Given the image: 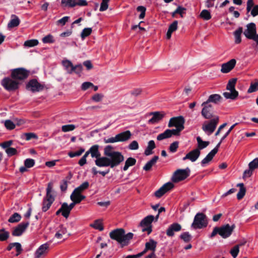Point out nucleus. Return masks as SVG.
Here are the masks:
<instances>
[{
	"mask_svg": "<svg viewBox=\"0 0 258 258\" xmlns=\"http://www.w3.org/2000/svg\"><path fill=\"white\" fill-rule=\"evenodd\" d=\"M76 128V126L74 124H67L62 125L61 127L62 131L63 132H67L69 131H72L75 130Z\"/></svg>",
	"mask_w": 258,
	"mask_h": 258,
	"instance_id": "nucleus-52",
	"label": "nucleus"
},
{
	"mask_svg": "<svg viewBox=\"0 0 258 258\" xmlns=\"http://www.w3.org/2000/svg\"><path fill=\"white\" fill-rule=\"evenodd\" d=\"M89 182L88 181H85L75 189L77 190L78 192L82 193L84 190L87 189L89 187Z\"/></svg>",
	"mask_w": 258,
	"mask_h": 258,
	"instance_id": "nucleus-49",
	"label": "nucleus"
},
{
	"mask_svg": "<svg viewBox=\"0 0 258 258\" xmlns=\"http://www.w3.org/2000/svg\"><path fill=\"white\" fill-rule=\"evenodd\" d=\"M168 135L170 137H172V136H179L180 135V133L181 131L180 130V129L175 128V129H172V130H166Z\"/></svg>",
	"mask_w": 258,
	"mask_h": 258,
	"instance_id": "nucleus-55",
	"label": "nucleus"
},
{
	"mask_svg": "<svg viewBox=\"0 0 258 258\" xmlns=\"http://www.w3.org/2000/svg\"><path fill=\"white\" fill-rule=\"evenodd\" d=\"M30 72L23 68H19L11 70V77L21 83L30 75Z\"/></svg>",
	"mask_w": 258,
	"mask_h": 258,
	"instance_id": "nucleus-7",
	"label": "nucleus"
},
{
	"mask_svg": "<svg viewBox=\"0 0 258 258\" xmlns=\"http://www.w3.org/2000/svg\"><path fill=\"white\" fill-rule=\"evenodd\" d=\"M239 251V245H235L230 250V253L233 258H236L238 254Z\"/></svg>",
	"mask_w": 258,
	"mask_h": 258,
	"instance_id": "nucleus-54",
	"label": "nucleus"
},
{
	"mask_svg": "<svg viewBox=\"0 0 258 258\" xmlns=\"http://www.w3.org/2000/svg\"><path fill=\"white\" fill-rule=\"evenodd\" d=\"M197 141L198 142V147L196 149H199V151H200L201 150H202L205 148H206L210 144L208 141H204L202 140L201 137H198L197 138Z\"/></svg>",
	"mask_w": 258,
	"mask_h": 258,
	"instance_id": "nucleus-33",
	"label": "nucleus"
},
{
	"mask_svg": "<svg viewBox=\"0 0 258 258\" xmlns=\"http://www.w3.org/2000/svg\"><path fill=\"white\" fill-rule=\"evenodd\" d=\"M70 17L68 16H65L62 18L58 20L57 22V25H61V26H64L66 23L69 21Z\"/></svg>",
	"mask_w": 258,
	"mask_h": 258,
	"instance_id": "nucleus-64",
	"label": "nucleus"
},
{
	"mask_svg": "<svg viewBox=\"0 0 258 258\" xmlns=\"http://www.w3.org/2000/svg\"><path fill=\"white\" fill-rule=\"evenodd\" d=\"M62 64L69 74H72L77 68H80L79 66H74L72 62L68 59L62 60Z\"/></svg>",
	"mask_w": 258,
	"mask_h": 258,
	"instance_id": "nucleus-24",
	"label": "nucleus"
},
{
	"mask_svg": "<svg viewBox=\"0 0 258 258\" xmlns=\"http://www.w3.org/2000/svg\"><path fill=\"white\" fill-rule=\"evenodd\" d=\"M208 221L206 216L203 213H197L191 224V227L195 229H202L207 227Z\"/></svg>",
	"mask_w": 258,
	"mask_h": 258,
	"instance_id": "nucleus-8",
	"label": "nucleus"
},
{
	"mask_svg": "<svg viewBox=\"0 0 258 258\" xmlns=\"http://www.w3.org/2000/svg\"><path fill=\"white\" fill-rule=\"evenodd\" d=\"M5 126L7 129L9 130L14 129L16 126L15 123L11 120H6L5 121Z\"/></svg>",
	"mask_w": 258,
	"mask_h": 258,
	"instance_id": "nucleus-51",
	"label": "nucleus"
},
{
	"mask_svg": "<svg viewBox=\"0 0 258 258\" xmlns=\"http://www.w3.org/2000/svg\"><path fill=\"white\" fill-rule=\"evenodd\" d=\"M237 186L240 187L239 191L237 195V198L238 200H241L243 198L245 194L246 189L242 183L237 184Z\"/></svg>",
	"mask_w": 258,
	"mask_h": 258,
	"instance_id": "nucleus-39",
	"label": "nucleus"
},
{
	"mask_svg": "<svg viewBox=\"0 0 258 258\" xmlns=\"http://www.w3.org/2000/svg\"><path fill=\"white\" fill-rule=\"evenodd\" d=\"M15 247L16 253L14 254V256H18L23 251V249L21 244L19 242H13L10 243L7 247V250L10 251L13 248Z\"/></svg>",
	"mask_w": 258,
	"mask_h": 258,
	"instance_id": "nucleus-23",
	"label": "nucleus"
},
{
	"mask_svg": "<svg viewBox=\"0 0 258 258\" xmlns=\"http://www.w3.org/2000/svg\"><path fill=\"white\" fill-rule=\"evenodd\" d=\"M258 90V80H255V82L251 83L250 87L247 90L248 93H251Z\"/></svg>",
	"mask_w": 258,
	"mask_h": 258,
	"instance_id": "nucleus-45",
	"label": "nucleus"
},
{
	"mask_svg": "<svg viewBox=\"0 0 258 258\" xmlns=\"http://www.w3.org/2000/svg\"><path fill=\"white\" fill-rule=\"evenodd\" d=\"M236 61L235 59H231L228 62L223 63L221 66V72L223 73H228L235 66Z\"/></svg>",
	"mask_w": 258,
	"mask_h": 258,
	"instance_id": "nucleus-19",
	"label": "nucleus"
},
{
	"mask_svg": "<svg viewBox=\"0 0 258 258\" xmlns=\"http://www.w3.org/2000/svg\"><path fill=\"white\" fill-rule=\"evenodd\" d=\"M21 83L11 77H5L1 81V85L7 91H15L19 89Z\"/></svg>",
	"mask_w": 258,
	"mask_h": 258,
	"instance_id": "nucleus-5",
	"label": "nucleus"
},
{
	"mask_svg": "<svg viewBox=\"0 0 258 258\" xmlns=\"http://www.w3.org/2000/svg\"><path fill=\"white\" fill-rule=\"evenodd\" d=\"M61 210L62 211V215L66 218H68L71 212V210L69 208V205L66 203H63L61 206Z\"/></svg>",
	"mask_w": 258,
	"mask_h": 258,
	"instance_id": "nucleus-36",
	"label": "nucleus"
},
{
	"mask_svg": "<svg viewBox=\"0 0 258 258\" xmlns=\"http://www.w3.org/2000/svg\"><path fill=\"white\" fill-rule=\"evenodd\" d=\"M177 25V21H174L169 25L166 34V38L167 39H170L171 38L172 33L177 30L178 27Z\"/></svg>",
	"mask_w": 258,
	"mask_h": 258,
	"instance_id": "nucleus-29",
	"label": "nucleus"
},
{
	"mask_svg": "<svg viewBox=\"0 0 258 258\" xmlns=\"http://www.w3.org/2000/svg\"><path fill=\"white\" fill-rule=\"evenodd\" d=\"M76 0H61V5L65 7L73 8L76 7Z\"/></svg>",
	"mask_w": 258,
	"mask_h": 258,
	"instance_id": "nucleus-44",
	"label": "nucleus"
},
{
	"mask_svg": "<svg viewBox=\"0 0 258 258\" xmlns=\"http://www.w3.org/2000/svg\"><path fill=\"white\" fill-rule=\"evenodd\" d=\"M237 79L233 78L230 79L226 86V89L230 92H224L223 95L226 99L231 100L235 99L238 96V92L235 90V87Z\"/></svg>",
	"mask_w": 258,
	"mask_h": 258,
	"instance_id": "nucleus-6",
	"label": "nucleus"
},
{
	"mask_svg": "<svg viewBox=\"0 0 258 258\" xmlns=\"http://www.w3.org/2000/svg\"><path fill=\"white\" fill-rule=\"evenodd\" d=\"M90 226L99 231H102L104 229L102 221L99 219L95 220L94 223L91 224Z\"/></svg>",
	"mask_w": 258,
	"mask_h": 258,
	"instance_id": "nucleus-41",
	"label": "nucleus"
},
{
	"mask_svg": "<svg viewBox=\"0 0 258 258\" xmlns=\"http://www.w3.org/2000/svg\"><path fill=\"white\" fill-rule=\"evenodd\" d=\"M93 86V84L89 82H84L81 85V89L83 91H86L89 88Z\"/></svg>",
	"mask_w": 258,
	"mask_h": 258,
	"instance_id": "nucleus-63",
	"label": "nucleus"
},
{
	"mask_svg": "<svg viewBox=\"0 0 258 258\" xmlns=\"http://www.w3.org/2000/svg\"><path fill=\"white\" fill-rule=\"evenodd\" d=\"M52 190V183L49 182L47 184L46 188V195L43 199L42 202V210L43 212H46L50 207L54 201V198L51 194Z\"/></svg>",
	"mask_w": 258,
	"mask_h": 258,
	"instance_id": "nucleus-4",
	"label": "nucleus"
},
{
	"mask_svg": "<svg viewBox=\"0 0 258 258\" xmlns=\"http://www.w3.org/2000/svg\"><path fill=\"white\" fill-rule=\"evenodd\" d=\"M137 10L138 12H141V14L139 16V18L141 19H143L145 16V13L146 10V8L143 6H139L138 7Z\"/></svg>",
	"mask_w": 258,
	"mask_h": 258,
	"instance_id": "nucleus-61",
	"label": "nucleus"
},
{
	"mask_svg": "<svg viewBox=\"0 0 258 258\" xmlns=\"http://www.w3.org/2000/svg\"><path fill=\"white\" fill-rule=\"evenodd\" d=\"M173 187L174 184L170 182L166 183L162 186H161L162 190H163L165 194L172 189Z\"/></svg>",
	"mask_w": 258,
	"mask_h": 258,
	"instance_id": "nucleus-47",
	"label": "nucleus"
},
{
	"mask_svg": "<svg viewBox=\"0 0 258 258\" xmlns=\"http://www.w3.org/2000/svg\"><path fill=\"white\" fill-rule=\"evenodd\" d=\"M153 117L149 120V123H155L160 121L165 116V113L162 112L156 111L150 113Z\"/></svg>",
	"mask_w": 258,
	"mask_h": 258,
	"instance_id": "nucleus-22",
	"label": "nucleus"
},
{
	"mask_svg": "<svg viewBox=\"0 0 258 258\" xmlns=\"http://www.w3.org/2000/svg\"><path fill=\"white\" fill-rule=\"evenodd\" d=\"M203 108L202 110L201 114L206 119H210L213 117V109L212 105L207 103V102H204L202 104Z\"/></svg>",
	"mask_w": 258,
	"mask_h": 258,
	"instance_id": "nucleus-14",
	"label": "nucleus"
},
{
	"mask_svg": "<svg viewBox=\"0 0 258 258\" xmlns=\"http://www.w3.org/2000/svg\"><path fill=\"white\" fill-rule=\"evenodd\" d=\"M181 229V225L177 223H174L170 225L166 230V234L169 237H172L175 232H178Z\"/></svg>",
	"mask_w": 258,
	"mask_h": 258,
	"instance_id": "nucleus-21",
	"label": "nucleus"
},
{
	"mask_svg": "<svg viewBox=\"0 0 258 258\" xmlns=\"http://www.w3.org/2000/svg\"><path fill=\"white\" fill-rule=\"evenodd\" d=\"M249 168L253 170L258 168V158H255L248 164Z\"/></svg>",
	"mask_w": 258,
	"mask_h": 258,
	"instance_id": "nucleus-56",
	"label": "nucleus"
},
{
	"mask_svg": "<svg viewBox=\"0 0 258 258\" xmlns=\"http://www.w3.org/2000/svg\"><path fill=\"white\" fill-rule=\"evenodd\" d=\"M67 229L62 225H60L57 228L55 237L57 239H62L64 236H67Z\"/></svg>",
	"mask_w": 258,
	"mask_h": 258,
	"instance_id": "nucleus-27",
	"label": "nucleus"
},
{
	"mask_svg": "<svg viewBox=\"0 0 258 258\" xmlns=\"http://www.w3.org/2000/svg\"><path fill=\"white\" fill-rule=\"evenodd\" d=\"M157 242L154 240L153 239H150V240L145 243V249L140 253L142 256L144 255L148 250H151L152 252H155Z\"/></svg>",
	"mask_w": 258,
	"mask_h": 258,
	"instance_id": "nucleus-18",
	"label": "nucleus"
},
{
	"mask_svg": "<svg viewBox=\"0 0 258 258\" xmlns=\"http://www.w3.org/2000/svg\"><path fill=\"white\" fill-rule=\"evenodd\" d=\"M243 32L242 27H239L234 32L235 43L239 44L241 42V35Z\"/></svg>",
	"mask_w": 258,
	"mask_h": 258,
	"instance_id": "nucleus-34",
	"label": "nucleus"
},
{
	"mask_svg": "<svg viewBox=\"0 0 258 258\" xmlns=\"http://www.w3.org/2000/svg\"><path fill=\"white\" fill-rule=\"evenodd\" d=\"M179 143L177 141L174 142L172 144H170L169 146V151L171 152H175L177 151V148H178Z\"/></svg>",
	"mask_w": 258,
	"mask_h": 258,
	"instance_id": "nucleus-60",
	"label": "nucleus"
},
{
	"mask_svg": "<svg viewBox=\"0 0 258 258\" xmlns=\"http://www.w3.org/2000/svg\"><path fill=\"white\" fill-rule=\"evenodd\" d=\"M256 33V27L254 23L246 25V29L243 32L244 36L248 39H251Z\"/></svg>",
	"mask_w": 258,
	"mask_h": 258,
	"instance_id": "nucleus-15",
	"label": "nucleus"
},
{
	"mask_svg": "<svg viewBox=\"0 0 258 258\" xmlns=\"http://www.w3.org/2000/svg\"><path fill=\"white\" fill-rule=\"evenodd\" d=\"M103 97V94L97 93L92 96L91 99L95 102H100L102 100Z\"/></svg>",
	"mask_w": 258,
	"mask_h": 258,
	"instance_id": "nucleus-59",
	"label": "nucleus"
},
{
	"mask_svg": "<svg viewBox=\"0 0 258 258\" xmlns=\"http://www.w3.org/2000/svg\"><path fill=\"white\" fill-rule=\"evenodd\" d=\"M201 151H199V149H195L187 153L185 156L183 158V160L188 159L191 162H195L199 157Z\"/></svg>",
	"mask_w": 258,
	"mask_h": 258,
	"instance_id": "nucleus-20",
	"label": "nucleus"
},
{
	"mask_svg": "<svg viewBox=\"0 0 258 258\" xmlns=\"http://www.w3.org/2000/svg\"><path fill=\"white\" fill-rule=\"evenodd\" d=\"M20 21L18 17L15 15L11 16V20L8 24V27L9 28H12L18 26L20 24Z\"/></svg>",
	"mask_w": 258,
	"mask_h": 258,
	"instance_id": "nucleus-30",
	"label": "nucleus"
},
{
	"mask_svg": "<svg viewBox=\"0 0 258 258\" xmlns=\"http://www.w3.org/2000/svg\"><path fill=\"white\" fill-rule=\"evenodd\" d=\"M200 16L201 18L205 20H209L211 18V15L210 12L206 10H203Z\"/></svg>",
	"mask_w": 258,
	"mask_h": 258,
	"instance_id": "nucleus-46",
	"label": "nucleus"
},
{
	"mask_svg": "<svg viewBox=\"0 0 258 258\" xmlns=\"http://www.w3.org/2000/svg\"><path fill=\"white\" fill-rule=\"evenodd\" d=\"M158 158L159 157L158 156H154L152 159L146 164L143 167V169L145 171H149L151 169L152 166L156 163Z\"/></svg>",
	"mask_w": 258,
	"mask_h": 258,
	"instance_id": "nucleus-32",
	"label": "nucleus"
},
{
	"mask_svg": "<svg viewBox=\"0 0 258 258\" xmlns=\"http://www.w3.org/2000/svg\"><path fill=\"white\" fill-rule=\"evenodd\" d=\"M136 162H137V161H136V159L132 158V157L128 158L125 162V164L123 168V170L124 171L127 170V169L130 166L135 165L136 163Z\"/></svg>",
	"mask_w": 258,
	"mask_h": 258,
	"instance_id": "nucleus-37",
	"label": "nucleus"
},
{
	"mask_svg": "<svg viewBox=\"0 0 258 258\" xmlns=\"http://www.w3.org/2000/svg\"><path fill=\"white\" fill-rule=\"evenodd\" d=\"M10 237V233L4 228L0 229V241H5Z\"/></svg>",
	"mask_w": 258,
	"mask_h": 258,
	"instance_id": "nucleus-40",
	"label": "nucleus"
},
{
	"mask_svg": "<svg viewBox=\"0 0 258 258\" xmlns=\"http://www.w3.org/2000/svg\"><path fill=\"white\" fill-rule=\"evenodd\" d=\"M6 152L9 157H11L18 154L16 149L12 147H9V148L6 149Z\"/></svg>",
	"mask_w": 258,
	"mask_h": 258,
	"instance_id": "nucleus-53",
	"label": "nucleus"
},
{
	"mask_svg": "<svg viewBox=\"0 0 258 258\" xmlns=\"http://www.w3.org/2000/svg\"><path fill=\"white\" fill-rule=\"evenodd\" d=\"M185 122L184 118L182 116H179L177 117H174L169 120L168 123V127H171L174 126L176 128L180 129V130L182 131L184 128V124Z\"/></svg>",
	"mask_w": 258,
	"mask_h": 258,
	"instance_id": "nucleus-13",
	"label": "nucleus"
},
{
	"mask_svg": "<svg viewBox=\"0 0 258 258\" xmlns=\"http://www.w3.org/2000/svg\"><path fill=\"white\" fill-rule=\"evenodd\" d=\"M235 227L234 224L230 226L228 224L222 226L220 227H215L211 233L210 237L213 238L216 234H219L222 238H226L231 235Z\"/></svg>",
	"mask_w": 258,
	"mask_h": 258,
	"instance_id": "nucleus-3",
	"label": "nucleus"
},
{
	"mask_svg": "<svg viewBox=\"0 0 258 258\" xmlns=\"http://www.w3.org/2000/svg\"><path fill=\"white\" fill-rule=\"evenodd\" d=\"M219 118L218 116H214L207 123H204L202 126L203 130L209 135L212 134L215 130L219 122Z\"/></svg>",
	"mask_w": 258,
	"mask_h": 258,
	"instance_id": "nucleus-11",
	"label": "nucleus"
},
{
	"mask_svg": "<svg viewBox=\"0 0 258 258\" xmlns=\"http://www.w3.org/2000/svg\"><path fill=\"white\" fill-rule=\"evenodd\" d=\"M116 136L118 142H125L131 139L132 134L130 131H126L118 134Z\"/></svg>",
	"mask_w": 258,
	"mask_h": 258,
	"instance_id": "nucleus-25",
	"label": "nucleus"
},
{
	"mask_svg": "<svg viewBox=\"0 0 258 258\" xmlns=\"http://www.w3.org/2000/svg\"><path fill=\"white\" fill-rule=\"evenodd\" d=\"M35 164L34 160L30 158L26 159L24 161V165L26 167L31 168Z\"/></svg>",
	"mask_w": 258,
	"mask_h": 258,
	"instance_id": "nucleus-58",
	"label": "nucleus"
},
{
	"mask_svg": "<svg viewBox=\"0 0 258 258\" xmlns=\"http://www.w3.org/2000/svg\"><path fill=\"white\" fill-rule=\"evenodd\" d=\"M92 30L91 28H86L84 29L81 33V36L82 39L89 36L92 33Z\"/></svg>",
	"mask_w": 258,
	"mask_h": 258,
	"instance_id": "nucleus-50",
	"label": "nucleus"
},
{
	"mask_svg": "<svg viewBox=\"0 0 258 258\" xmlns=\"http://www.w3.org/2000/svg\"><path fill=\"white\" fill-rule=\"evenodd\" d=\"M110 237L123 245H127L129 241L133 238L134 234L129 232L125 234V231L122 228L112 230L109 233Z\"/></svg>",
	"mask_w": 258,
	"mask_h": 258,
	"instance_id": "nucleus-2",
	"label": "nucleus"
},
{
	"mask_svg": "<svg viewBox=\"0 0 258 258\" xmlns=\"http://www.w3.org/2000/svg\"><path fill=\"white\" fill-rule=\"evenodd\" d=\"M222 97L219 94H212L211 95L208 99L206 101L207 102V103L209 104L210 102H213L214 103H217L218 102H220L221 100Z\"/></svg>",
	"mask_w": 258,
	"mask_h": 258,
	"instance_id": "nucleus-38",
	"label": "nucleus"
},
{
	"mask_svg": "<svg viewBox=\"0 0 258 258\" xmlns=\"http://www.w3.org/2000/svg\"><path fill=\"white\" fill-rule=\"evenodd\" d=\"M154 220L153 215H149L144 218L140 222V225L142 228L143 232H147L150 234L152 231V223Z\"/></svg>",
	"mask_w": 258,
	"mask_h": 258,
	"instance_id": "nucleus-10",
	"label": "nucleus"
},
{
	"mask_svg": "<svg viewBox=\"0 0 258 258\" xmlns=\"http://www.w3.org/2000/svg\"><path fill=\"white\" fill-rule=\"evenodd\" d=\"M21 218V216L19 214L15 213L10 217L8 221L10 223H16L20 221Z\"/></svg>",
	"mask_w": 258,
	"mask_h": 258,
	"instance_id": "nucleus-42",
	"label": "nucleus"
},
{
	"mask_svg": "<svg viewBox=\"0 0 258 258\" xmlns=\"http://www.w3.org/2000/svg\"><path fill=\"white\" fill-rule=\"evenodd\" d=\"M104 154L105 156L95 160V164L98 167H108L114 168L118 166L124 160V156L121 152L115 151L113 147L108 145L104 149Z\"/></svg>",
	"mask_w": 258,
	"mask_h": 258,
	"instance_id": "nucleus-1",
	"label": "nucleus"
},
{
	"mask_svg": "<svg viewBox=\"0 0 258 258\" xmlns=\"http://www.w3.org/2000/svg\"><path fill=\"white\" fill-rule=\"evenodd\" d=\"M90 152H91V155L92 158H96V160H98L101 158V154L99 151V146L95 145L92 146L90 148Z\"/></svg>",
	"mask_w": 258,
	"mask_h": 258,
	"instance_id": "nucleus-28",
	"label": "nucleus"
},
{
	"mask_svg": "<svg viewBox=\"0 0 258 258\" xmlns=\"http://www.w3.org/2000/svg\"><path fill=\"white\" fill-rule=\"evenodd\" d=\"M190 170L187 168L185 169H177L176 170L171 178V180L177 183L186 179L189 175Z\"/></svg>",
	"mask_w": 258,
	"mask_h": 258,
	"instance_id": "nucleus-9",
	"label": "nucleus"
},
{
	"mask_svg": "<svg viewBox=\"0 0 258 258\" xmlns=\"http://www.w3.org/2000/svg\"><path fill=\"white\" fill-rule=\"evenodd\" d=\"M38 43V41L37 39L28 40L24 42V46L27 47H31L37 45Z\"/></svg>",
	"mask_w": 258,
	"mask_h": 258,
	"instance_id": "nucleus-43",
	"label": "nucleus"
},
{
	"mask_svg": "<svg viewBox=\"0 0 258 258\" xmlns=\"http://www.w3.org/2000/svg\"><path fill=\"white\" fill-rule=\"evenodd\" d=\"M26 88L32 92H36L43 90L45 88V85L39 83L36 79H33L27 83Z\"/></svg>",
	"mask_w": 258,
	"mask_h": 258,
	"instance_id": "nucleus-12",
	"label": "nucleus"
},
{
	"mask_svg": "<svg viewBox=\"0 0 258 258\" xmlns=\"http://www.w3.org/2000/svg\"><path fill=\"white\" fill-rule=\"evenodd\" d=\"M180 238L185 242H188L191 239V236L188 232H185L180 235Z\"/></svg>",
	"mask_w": 258,
	"mask_h": 258,
	"instance_id": "nucleus-48",
	"label": "nucleus"
},
{
	"mask_svg": "<svg viewBox=\"0 0 258 258\" xmlns=\"http://www.w3.org/2000/svg\"><path fill=\"white\" fill-rule=\"evenodd\" d=\"M215 150H212L207 156L202 160L201 164L202 165H204L209 163L213 158L215 154Z\"/></svg>",
	"mask_w": 258,
	"mask_h": 258,
	"instance_id": "nucleus-35",
	"label": "nucleus"
},
{
	"mask_svg": "<svg viewBox=\"0 0 258 258\" xmlns=\"http://www.w3.org/2000/svg\"><path fill=\"white\" fill-rule=\"evenodd\" d=\"M169 138H170V137H169L167 130H166L164 133L159 134L157 136V139L158 141H161V140H162L163 139Z\"/></svg>",
	"mask_w": 258,
	"mask_h": 258,
	"instance_id": "nucleus-62",
	"label": "nucleus"
},
{
	"mask_svg": "<svg viewBox=\"0 0 258 258\" xmlns=\"http://www.w3.org/2000/svg\"><path fill=\"white\" fill-rule=\"evenodd\" d=\"M81 194L82 193L74 189L71 195V200L72 201H75V203H78L79 204L82 201L84 200L86 198V197L81 195Z\"/></svg>",
	"mask_w": 258,
	"mask_h": 258,
	"instance_id": "nucleus-26",
	"label": "nucleus"
},
{
	"mask_svg": "<svg viewBox=\"0 0 258 258\" xmlns=\"http://www.w3.org/2000/svg\"><path fill=\"white\" fill-rule=\"evenodd\" d=\"M110 0H102L100 7V11L102 12L106 10L108 8V2Z\"/></svg>",
	"mask_w": 258,
	"mask_h": 258,
	"instance_id": "nucleus-57",
	"label": "nucleus"
},
{
	"mask_svg": "<svg viewBox=\"0 0 258 258\" xmlns=\"http://www.w3.org/2000/svg\"><path fill=\"white\" fill-rule=\"evenodd\" d=\"M156 145L153 140H151L148 142V146L145 150L144 154L146 156H149L153 153L152 150L155 149Z\"/></svg>",
	"mask_w": 258,
	"mask_h": 258,
	"instance_id": "nucleus-31",
	"label": "nucleus"
},
{
	"mask_svg": "<svg viewBox=\"0 0 258 258\" xmlns=\"http://www.w3.org/2000/svg\"><path fill=\"white\" fill-rule=\"evenodd\" d=\"M49 249V244L48 243L42 244L36 250L35 252V258H43L48 252Z\"/></svg>",
	"mask_w": 258,
	"mask_h": 258,
	"instance_id": "nucleus-16",
	"label": "nucleus"
},
{
	"mask_svg": "<svg viewBox=\"0 0 258 258\" xmlns=\"http://www.w3.org/2000/svg\"><path fill=\"white\" fill-rule=\"evenodd\" d=\"M29 225L28 221L21 223L14 228L12 234L14 236H19L25 231Z\"/></svg>",
	"mask_w": 258,
	"mask_h": 258,
	"instance_id": "nucleus-17",
	"label": "nucleus"
}]
</instances>
